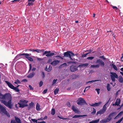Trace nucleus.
I'll use <instances>...</instances> for the list:
<instances>
[{"label":"nucleus","instance_id":"f257e3e1","mask_svg":"<svg viewBox=\"0 0 123 123\" xmlns=\"http://www.w3.org/2000/svg\"><path fill=\"white\" fill-rule=\"evenodd\" d=\"M12 96L9 93L3 94L0 93V101L10 109L12 108Z\"/></svg>","mask_w":123,"mask_h":123},{"label":"nucleus","instance_id":"f03ea898","mask_svg":"<svg viewBox=\"0 0 123 123\" xmlns=\"http://www.w3.org/2000/svg\"><path fill=\"white\" fill-rule=\"evenodd\" d=\"M115 113V112L111 113L108 116V117L105 119H104L100 121L101 123H106L110 121L112 119V117Z\"/></svg>","mask_w":123,"mask_h":123},{"label":"nucleus","instance_id":"7ed1b4c3","mask_svg":"<svg viewBox=\"0 0 123 123\" xmlns=\"http://www.w3.org/2000/svg\"><path fill=\"white\" fill-rule=\"evenodd\" d=\"M5 83L7 84L8 87L11 89L14 90L17 92H18L19 90L18 88V87L20 86L18 85L16 87H14L11 83L7 81H5Z\"/></svg>","mask_w":123,"mask_h":123},{"label":"nucleus","instance_id":"20e7f679","mask_svg":"<svg viewBox=\"0 0 123 123\" xmlns=\"http://www.w3.org/2000/svg\"><path fill=\"white\" fill-rule=\"evenodd\" d=\"M110 98L108 101L104 105L102 108L97 112L96 114L97 115H98L99 114L100 115L103 114L105 112L107 109L106 106H107L108 103L109 101L110 100Z\"/></svg>","mask_w":123,"mask_h":123},{"label":"nucleus","instance_id":"39448f33","mask_svg":"<svg viewBox=\"0 0 123 123\" xmlns=\"http://www.w3.org/2000/svg\"><path fill=\"white\" fill-rule=\"evenodd\" d=\"M64 56L66 57L69 58L70 59L72 60L71 56L73 57L75 55H76V54H74V53L70 51H67L64 53Z\"/></svg>","mask_w":123,"mask_h":123},{"label":"nucleus","instance_id":"423d86ee","mask_svg":"<svg viewBox=\"0 0 123 123\" xmlns=\"http://www.w3.org/2000/svg\"><path fill=\"white\" fill-rule=\"evenodd\" d=\"M0 113H4L5 115H6L8 117H10L9 113L7 112L6 109L3 106L0 104Z\"/></svg>","mask_w":123,"mask_h":123},{"label":"nucleus","instance_id":"0eeeda50","mask_svg":"<svg viewBox=\"0 0 123 123\" xmlns=\"http://www.w3.org/2000/svg\"><path fill=\"white\" fill-rule=\"evenodd\" d=\"M28 102V101H27L25 100H20L19 101V102L18 103V104L19 105V107H21L23 108L27 106H28V105L27 104H23L24 103H27Z\"/></svg>","mask_w":123,"mask_h":123},{"label":"nucleus","instance_id":"6e6552de","mask_svg":"<svg viewBox=\"0 0 123 123\" xmlns=\"http://www.w3.org/2000/svg\"><path fill=\"white\" fill-rule=\"evenodd\" d=\"M31 55V54H28L24 53L22 54H18L17 55L15 58L14 59L16 60L22 58L21 55H25L30 56Z\"/></svg>","mask_w":123,"mask_h":123},{"label":"nucleus","instance_id":"1a4fd4ad","mask_svg":"<svg viewBox=\"0 0 123 123\" xmlns=\"http://www.w3.org/2000/svg\"><path fill=\"white\" fill-rule=\"evenodd\" d=\"M110 74H111V76L112 80L113 81H115V78H118V75L115 73L114 72H111Z\"/></svg>","mask_w":123,"mask_h":123},{"label":"nucleus","instance_id":"9d476101","mask_svg":"<svg viewBox=\"0 0 123 123\" xmlns=\"http://www.w3.org/2000/svg\"><path fill=\"white\" fill-rule=\"evenodd\" d=\"M50 51H45L43 54V55H46V56L47 57L53 56L55 55V54L53 53H50Z\"/></svg>","mask_w":123,"mask_h":123},{"label":"nucleus","instance_id":"9b49d317","mask_svg":"<svg viewBox=\"0 0 123 123\" xmlns=\"http://www.w3.org/2000/svg\"><path fill=\"white\" fill-rule=\"evenodd\" d=\"M77 104L78 105H82L86 103L85 101L83 99L80 98L77 101Z\"/></svg>","mask_w":123,"mask_h":123},{"label":"nucleus","instance_id":"f8f14e48","mask_svg":"<svg viewBox=\"0 0 123 123\" xmlns=\"http://www.w3.org/2000/svg\"><path fill=\"white\" fill-rule=\"evenodd\" d=\"M96 63H98V64H97V65H99V67L100 66L103 67H104L105 66V64L104 62L100 59L97 60L96 61Z\"/></svg>","mask_w":123,"mask_h":123},{"label":"nucleus","instance_id":"ddd939ff","mask_svg":"<svg viewBox=\"0 0 123 123\" xmlns=\"http://www.w3.org/2000/svg\"><path fill=\"white\" fill-rule=\"evenodd\" d=\"M78 67L74 65H72L70 67V70L72 72H74L77 70Z\"/></svg>","mask_w":123,"mask_h":123},{"label":"nucleus","instance_id":"4468645a","mask_svg":"<svg viewBox=\"0 0 123 123\" xmlns=\"http://www.w3.org/2000/svg\"><path fill=\"white\" fill-rule=\"evenodd\" d=\"M60 62V61L58 60H55L51 63V64L53 66H55Z\"/></svg>","mask_w":123,"mask_h":123},{"label":"nucleus","instance_id":"2eb2a0df","mask_svg":"<svg viewBox=\"0 0 123 123\" xmlns=\"http://www.w3.org/2000/svg\"><path fill=\"white\" fill-rule=\"evenodd\" d=\"M52 67L51 65H49L48 68H47V66L46 67H45L44 69L45 71H47V72H50L51 71L52 69Z\"/></svg>","mask_w":123,"mask_h":123},{"label":"nucleus","instance_id":"dca6fc26","mask_svg":"<svg viewBox=\"0 0 123 123\" xmlns=\"http://www.w3.org/2000/svg\"><path fill=\"white\" fill-rule=\"evenodd\" d=\"M28 3L27 5L29 6H33V2L35 1V0H28Z\"/></svg>","mask_w":123,"mask_h":123},{"label":"nucleus","instance_id":"f3484780","mask_svg":"<svg viewBox=\"0 0 123 123\" xmlns=\"http://www.w3.org/2000/svg\"><path fill=\"white\" fill-rule=\"evenodd\" d=\"M35 74V73L32 72L29 74L27 76V77L29 78H31L34 76Z\"/></svg>","mask_w":123,"mask_h":123},{"label":"nucleus","instance_id":"a211bd4d","mask_svg":"<svg viewBox=\"0 0 123 123\" xmlns=\"http://www.w3.org/2000/svg\"><path fill=\"white\" fill-rule=\"evenodd\" d=\"M72 109L73 111L76 113H77L79 112V111L78 110L76 109V108L74 106H73Z\"/></svg>","mask_w":123,"mask_h":123},{"label":"nucleus","instance_id":"6ab92c4d","mask_svg":"<svg viewBox=\"0 0 123 123\" xmlns=\"http://www.w3.org/2000/svg\"><path fill=\"white\" fill-rule=\"evenodd\" d=\"M87 116V115H75L73 117V118H79L81 117H83L84 116Z\"/></svg>","mask_w":123,"mask_h":123},{"label":"nucleus","instance_id":"aec40b11","mask_svg":"<svg viewBox=\"0 0 123 123\" xmlns=\"http://www.w3.org/2000/svg\"><path fill=\"white\" fill-rule=\"evenodd\" d=\"M121 100L119 99H117L115 103V105L118 106Z\"/></svg>","mask_w":123,"mask_h":123},{"label":"nucleus","instance_id":"412c9836","mask_svg":"<svg viewBox=\"0 0 123 123\" xmlns=\"http://www.w3.org/2000/svg\"><path fill=\"white\" fill-rule=\"evenodd\" d=\"M35 52H37L38 53H41L42 52H43L44 51V50L43 49H35Z\"/></svg>","mask_w":123,"mask_h":123},{"label":"nucleus","instance_id":"4be33fe9","mask_svg":"<svg viewBox=\"0 0 123 123\" xmlns=\"http://www.w3.org/2000/svg\"><path fill=\"white\" fill-rule=\"evenodd\" d=\"M28 56H26L25 57L28 59L29 61L31 62H33V59L30 57Z\"/></svg>","mask_w":123,"mask_h":123},{"label":"nucleus","instance_id":"5701e85b","mask_svg":"<svg viewBox=\"0 0 123 123\" xmlns=\"http://www.w3.org/2000/svg\"><path fill=\"white\" fill-rule=\"evenodd\" d=\"M99 119H98L90 121L89 122V123H98L99 121Z\"/></svg>","mask_w":123,"mask_h":123},{"label":"nucleus","instance_id":"b1692460","mask_svg":"<svg viewBox=\"0 0 123 123\" xmlns=\"http://www.w3.org/2000/svg\"><path fill=\"white\" fill-rule=\"evenodd\" d=\"M15 118L17 123H21V121L19 118L16 117H15Z\"/></svg>","mask_w":123,"mask_h":123},{"label":"nucleus","instance_id":"393cba45","mask_svg":"<svg viewBox=\"0 0 123 123\" xmlns=\"http://www.w3.org/2000/svg\"><path fill=\"white\" fill-rule=\"evenodd\" d=\"M89 65V63H83V64H82L79 65V66L80 67H86L88 66Z\"/></svg>","mask_w":123,"mask_h":123},{"label":"nucleus","instance_id":"a878e982","mask_svg":"<svg viewBox=\"0 0 123 123\" xmlns=\"http://www.w3.org/2000/svg\"><path fill=\"white\" fill-rule=\"evenodd\" d=\"M119 82L121 83H123V78L121 76H119Z\"/></svg>","mask_w":123,"mask_h":123},{"label":"nucleus","instance_id":"bb28decb","mask_svg":"<svg viewBox=\"0 0 123 123\" xmlns=\"http://www.w3.org/2000/svg\"><path fill=\"white\" fill-rule=\"evenodd\" d=\"M91 67L92 68H98L99 67V65L97 64L92 65L91 66Z\"/></svg>","mask_w":123,"mask_h":123},{"label":"nucleus","instance_id":"cd10ccee","mask_svg":"<svg viewBox=\"0 0 123 123\" xmlns=\"http://www.w3.org/2000/svg\"><path fill=\"white\" fill-rule=\"evenodd\" d=\"M111 66L113 67V68L115 70H116V71H117L118 70V69L115 64L112 63L111 64Z\"/></svg>","mask_w":123,"mask_h":123},{"label":"nucleus","instance_id":"c85d7f7f","mask_svg":"<svg viewBox=\"0 0 123 123\" xmlns=\"http://www.w3.org/2000/svg\"><path fill=\"white\" fill-rule=\"evenodd\" d=\"M55 113V110L54 108H52L51 110V114L53 115H54Z\"/></svg>","mask_w":123,"mask_h":123},{"label":"nucleus","instance_id":"c756f323","mask_svg":"<svg viewBox=\"0 0 123 123\" xmlns=\"http://www.w3.org/2000/svg\"><path fill=\"white\" fill-rule=\"evenodd\" d=\"M59 89L58 88H56L54 91V92L55 95L57 94L58 92Z\"/></svg>","mask_w":123,"mask_h":123},{"label":"nucleus","instance_id":"7c9ffc66","mask_svg":"<svg viewBox=\"0 0 123 123\" xmlns=\"http://www.w3.org/2000/svg\"><path fill=\"white\" fill-rule=\"evenodd\" d=\"M102 102H99L98 103L95 102L94 103L95 105V106H99L101 103H102Z\"/></svg>","mask_w":123,"mask_h":123},{"label":"nucleus","instance_id":"2f4dec72","mask_svg":"<svg viewBox=\"0 0 123 123\" xmlns=\"http://www.w3.org/2000/svg\"><path fill=\"white\" fill-rule=\"evenodd\" d=\"M14 83L15 84H20L21 83L17 79L15 80V81L14 82Z\"/></svg>","mask_w":123,"mask_h":123},{"label":"nucleus","instance_id":"473e14b6","mask_svg":"<svg viewBox=\"0 0 123 123\" xmlns=\"http://www.w3.org/2000/svg\"><path fill=\"white\" fill-rule=\"evenodd\" d=\"M107 88L108 91H110L111 88L110 87V85L109 84H107Z\"/></svg>","mask_w":123,"mask_h":123},{"label":"nucleus","instance_id":"72a5a7b5","mask_svg":"<svg viewBox=\"0 0 123 123\" xmlns=\"http://www.w3.org/2000/svg\"><path fill=\"white\" fill-rule=\"evenodd\" d=\"M33 105L34 103L32 102H31V103H30L29 104L30 107H29V109L30 108V107H33Z\"/></svg>","mask_w":123,"mask_h":123},{"label":"nucleus","instance_id":"f704fd0d","mask_svg":"<svg viewBox=\"0 0 123 123\" xmlns=\"http://www.w3.org/2000/svg\"><path fill=\"white\" fill-rule=\"evenodd\" d=\"M36 109L37 111H39L40 110V107L39 105H37V104L36 106Z\"/></svg>","mask_w":123,"mask_h":123},{"label":"nucleus","instance_id":"c9c22d12","mask_svg":"<svg viewBox=\"0 0 123 123\" xmlns=\"http://www.w3.org/2000/svg\"><path fill=\"white\" fill-rule=\"evenodd\" d=\"M99 80H92L91 81H88V82H87V83H92L94 82L98 81Z\"/></svg>","mask_w":123,"mask_h":123},{"label":"nucleus","instance_id":"e433bc0d","mask_svg":"<svg viewBox=\"0 0 123 123\" xmlns=\"http://www.w3.org/2000/svg\"><path fill=\"white\" fill-rule=\"evenodd\" d=\"M94 58V57L93 56H91L88 57L87 58V59L89 60H92Z\"/></svg>","mask_w":123,"mask_h":123},{"label":"nucleus","instance_id":"4c0bfd02","mask_svg":"<svg viewBox=\"0 0 123 123\" xmlns=\"http://www.w3.org/2000/svg\"><path fill=\"white\" fill-rule=\"evenodd\" d=\"M123 119V117L121 118L118 121L115 123H120L122 121Z\"/></svg>","mask_w":123,"mask_h":123},{"label":"nucleus","instance_id":"58836bf2","mask_svg":"<svg viewBox=\"0 0 123 123\" xmlns=\"http://www.w3.org/2000/svg\"><path fill=\"white\" fill-rule=\"evenodd\" d=\"M93 111L92 112V114H94L96 113V109H94V108H93Z\"/></svg>","mask_w":123,"mask_h":123},{"label":"nucleus","instance_id":"ea45409f","mask_svg":"<svg viewBox=\"0 0 123 123\" xmlns=\"http://www.w3.org/2000/svg\"><path fill=\"white\" fill-rule=\"evenodd\" d=\"M67 64L66 63H63V64L61 65L60 66V67H62V66L64 67V66H67Z\"/></svg>","mask_w":123,"mask_h":123},{"label":"nucleus","instance_id":"a19ab883","mask_svg":"<svg viewBox=\"0 0 123 123\" xmlns=\"http://www.w3.org/2000/svg\"><path fill=\"white\" fill-rule=\"evenodd\" d=\"M57 80V79H54L53 81V82H52V85H54V84H55Z\"/></svg>","mask_w":123,"mask_h":123},{"label":"nucleus","instance_id":"79ce46f5","mask_svg":"<svg viewBox=\"0 0 123 123\" xmlns=\"http://www.w3.org/2000/svg\"><path fill=\"white\" fill-rule=\"evenodd\" d=\"M43 82L42 81H40L39 83V86L40 87H41L43 85Z\"/></svg>","mask_w":123,"mask_h":123},{"label":"nucleus","instance_id":"37998d69","mask_svg":"<svg viewBox=\"0 0 123 123\" xmlns=\"http://www.w3.org/2000/svg\"><path fill=\"white\" fill-rule=\"evenodd\" d=\"M47 89L44 90L42 92L43 94H45L47 92Z\"/></svg>","mask_w":123,"mask_h":123},{"label":"nucleus","instance_id":"c03bdc74","mask_svg":"<svg viewBox=\"0 0 123 123\" xmlns=\"http://www.w3.org/2000/svg\"><path fill=\"white\" fill-rule=\"evenodd\" d=\"M31 120L34 122H36V123H37V120H36L35 119H31Z\"/></svg>","mask_w":123,"mask_h":123},{"label":"nucleus","instance_id":"a18cd8bd","mask_svg":"<svg viewBox=\"0 0 123 123\" xmlns=\"http://www.w3.org/2000/svg\"><path fill=\"white\" fill-rule=\"evenodd\" d=\"M88 54L87 53L86 54H84L83 55H82V57H85L87 55H88Z\"/></svg>","mask_w":123,"mask_h":123},{"label":"nucleus","instance_id":"49530a36","mask_svg":"<svg viewBox=\"0 0 123 123\" xmlns=\"http://www.w3.org/2000/svg\"><path fill=\"white\" fill-rule=\"evenodd\" d=\"M42 75L43 78L45 77V75L44 73V72H42Z\"/></svg>","mask_w":123,"mask_h":123},{"label":"nucleus","instance_id":"de8ad7c7","mask_svg":"<svg viewBox=\"0 0 123 123\" xmlns=\"http://www.w3.org/2000/svg\"><path fill=\"white\" fill-rule=\"evenodd\" d=\"M29 87L30 88V90H33V88L31 85H29Z\"/></svg>","mask_w":123,"mask_h":123},{"label":"nucleus","instance_id":"09e8293b","mask_svg":"<svg viewBox=\"0 0 123 123\" xmlns=\"http://www.w3.org/2000/svg\"><path fill=\"white\" fill-rule=\"evenodd\" d=\"M99 58H102L104 60H106V58L104 57V56L103 55L102 56H100L99 57Z\"/></svg>","mask_w":123,"mask_h":123},{"label":"nucleus","instance_id":"8fccbe9b","mask_svg":"<svg viewBox=\"0 0 123 123\" xmlns=\"http://www.w3.org/2000/svg\"><path fill=\"white\" fill-rule=\"evenodd\" d=\"M112 7L113 9H115V10H117L118 9V8L116 6H113Z\"/></svg>","mask_w":123,"mask_h":123},{"label":"nucleus","instance_id":"3c124183","mask_svg":"<svg viewBox=\"0 0 123 123\" xmlns=\"http://www.w3.org/2000/svg\"><path fill=\"white\" fill-rule=\"evenodd\" d=\"M52 61V59H49L48 61V63H50V62H51Z\"/></svg>","mask_w":123,"mask_h":123},{"label":"nucleus","instance_id":"603ef678","mask_svg":"<svg viewBox=\"0 0 123 123\" xmlns=\"http://www.w3.org/2000/svg\"><path fill=\"white\" fill-rule=\"evenodd\" d=\"M56 58L58 57H60L61 59L63 60V58L61 56H60L59 55H57L55 56Z\"/></svg>","mask_w":123,"mask_h":123},{"label":"nucleus","instance_id":"864d4df0","mask_svg":"<svg viewBox=\"0 0 123 123\" xmlns=\"http://www.w3.org/2000/svg\"><path fill=\"white\" fill-rule=\"evenodd\" d=\"M32 68V66L31 64H30L29 65V71H30L31 70Z\"/></svg>","mask_w":123,"mask_h":123},{"label":"nucleus","instance_id":"5fc2aeb1","mask_svg":"<svg viewBox=\"0 0 123 123\" xmlns=\"http://www.w3.org/2000/svg\"><path fill=\"white\" fill-rule=\"evenodd\" d=\"M95 90H97V92L98 94H99V91L100 90V89H95Z\"/></svg>","mask_w":123,"mask_h":123},{"label":"nucleus","instance_id":"6e6d98bb","mask_svg":"<svg viewBox=\"0 0 123 123\" xmlns=\"http://www.w3.org/2000/svg\"><path fill=\"white\" fill-rule=\"evenodd\" d=\"M122 113H123V111H121L120 112H119V114H118V115L117 116H116V117L115 118H115H116L118 115H121V114H122Z\"/></svg>","mask_w":123,"mask_h":123},{"label":"nucleus","instance_id":"4d7b16f0","mask_svg":"<svg viewBox=\"0 0 123 123\" xmlns=\"http://www.w3.org/2000/svg\"><path fill=\"white\" fill-rule=\"evenodd\" d=\"M22 81L27 82V80L26 79H24L22 80Z\"/></svg>","mask_w":123,"mask_h":123},{"label":"nucleus","instance_id":"13d9d810","mask_svg":"<svg viewBox=\"0 0 123 123\" xmlns=\"http://www.w3.org/2000/svg\"><path fill=\"white\" fill-rule=\"evenodd\" d=\"M11 123H16L14 120H12L11 121Z\"/></svg>","mask_w":123,"mask_h":123},{"label":"nucleus","instance_id":"bf43d9fd","mask_svg":"<svg viewBox=\"0 0 123 123\" xmlns=\"http://www.w3.org/2000/svg\"><path fill=\"white\" fill-rule=\"evenodd\" d=\"M92 50H87L86 51V52L87 51H89V52L87 53L88 54L90 53L92 51Z\"/></svg>","mask_w":123,"mask_h":123},{"label":"nucleus","instance_id":"052dcab7","mask_svg":"<svg viewBox=\"0 0 123 123\" xmlns=\"http://www.w3.org/2000/svg\"><path fill=\"white\" fill-rule=\"evenodd\" d=\"M29 50L31 51H35V50L34 49H29L28 50Z\"/></svg>","mask_w":123,"mask_h":123},{"label":"nucleus","instance_id":"680f3d73","mask_svg":"<svg viewBox=\"0 0 123 123\" xmlns=\"http://www.w3.org/2000/svg\"><path fill=\"white\" fill-rule=\"evenodd\" d=\"M36 68L35 67H33L32 69V71H35L36 70Z\"/></svg>","mask_w":123,"mask_h":123},{"label":"nucleus","instance_id":"e2e57ef3","mask_svg":"<svg viewBox=\"0 0 123 123\" xmlns=\"http://www.w3.org/2000/svg\"><path fill=\"white\" fill-rule=\"evenodd\" d=\"M90 105L94 107L95 106V104L92 103L91 104H90Z\"/></svg>","mask_w":123,"mask_h":123},{"label":"nucleus","instance_id":"0e129e2a","mask_svg":"<svg viewBox=\"0 0 123 123\" xmlns=\"http://www.w3.org/2000/svg\"><path fill=\"white\" fill-rule=\"evenodd\" d=\"M58 117L60 119H66V118H63V117H60L59 116H58Z\"/></svg>","mask_w":123,"mask_h":123},{"label":"nucleus","instance_id":"69168bd1","mask_svg":"<svg viewBox=\"0 0 123 123\" xmlns=\"http://www.w3.org/2000/svg\"><path fill=\"white\" fill-rule=\"evenodd\" d=\"M90 87V86H89L86 87L85 88V90H88V88H89Z\"/></svg>","mask_w":123,"mask_h":123},{"label":"nucleus","instance_id":"338daca9","mask_svg":"<svg viewBox=\"0 0 123 123\" xmlns=\"http://www.w3.org/2000/svg\"><path fill=\"white\" fill-rule=\"evenodd\" d=\"M47 118V117L46 116L45 117L43 118V119L44 120L46 119Z\"/></svg>","mask_w":123,"mask_h":123},{"label":"nucleus","instance_id":"774afa93","mask_svg":"<svg viewBox=\"0 0 123 123\" xmlns=\"http://www.w3.org/2000/svg\"><path fill=\"white\" fill-rule=\"evenodd\" d=\"M38 123H46V122L44 121H43L42 122H38Z\"/></svg>","mask_w":123,"mask_h":123}]
</instances>
